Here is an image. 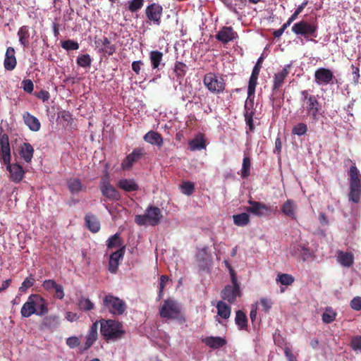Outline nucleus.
Masks as SVG:
<instances>
[{
	"label": "nucleus",
	"mask_w": 361,
	"mask_h": 361,
	"mask_svg": "<svg viewBox=\"0 0 361 361\" xmlns=\"http://www.w3.org/2000/svg\"><path fill=\"white\" fill-rule=\"evenodd\" d=\"M11 148L9 138L7 134L0 133V159L6 165L10 173V179L16 183H20L24 178L25 171L18 164H11Z\"/></svg>",
	"instance_id": "1"
},
{
	"label": "nucleus",
	"mask_w": 361,
	"mask_h": 361,
	"mask_svg": "<svg viewBox=\"0 0 361 361\" xmlns=\"http://www.w3.org/2000/svg\"><path fill=\"white\" fill-rule=\"evenodd\" d=\"M100 324V334L106 342H115L121 340L126 335L123 323L111 319L97 320Z\"/></svg>",
	"instance_id": "2"
},
{
	"label": "nucleus",
	"mask_w": 361,
	"mask_h": 361,
	"mask_svg": "<svg viewBox=\"0 0 361 361\" xmlns=\"http://www.w3.org/2000/svg\"><path fill=\"white\" fill-rule=\"evenodd\" d=\"M300 94V102L302 109L305 111L307 116L312 121H317L321 104L317 97L310 94L307 90L301 91Z\"/></svg>",
	"instance_id": "3"
},
{
	"label": "nucleus",
	"mask_w": 361,
	"mask_h": 361,
	"mask_svg": "<svg viewBox=\"0 0 361 361\" xmlns=\"http://www.w3.org/2000/svg\"><path fill=\"white\" fill-rule=\"evenodd\" d=\"M349 201L359 203L361 198V180L360 172L355 163L350 166L349 172Z\"/></svg>",
	"instance_id": "4"
},
{
	"label": "nucleus",
	"mask_w": 361,
	"mask_h": 361,
	"mask_svg": "<svg viewBox=\"0 0 361 361\" xmlns=\"http://www.w3.org/2000/svg\"><path fill=\"white\" fill-rule=\"evenodd\" d=\"M163 217L161 209L156 206H149L144 214H138L135 217V222L139 226L149 224L154 226L160 224Z\"/></svg>",
	"instance_id": "5"
},
{
	"label": "nucleus",
	"mask_w": 361,
	"mask_h": 361,
	"mask_svg": "<svg viewBox=\"0 0 361 361\" xmlns=\"http://www.w3.org/2000/svg\"><path fill=\"white\" fill-rule=\"evenodd\" d=\"M292 32L309 40L310 37H317L318 24L316 20H300L292 26Z\"/></svg>",
	"instance_id": "6"
},
{
	"label": "nucleus",
	"mask_w": 361,
	"mask_h": 361,
	"mask_svg": "<svg viewBox=\"0 0 361 361\" xmlns=\"http://www.w3.org/2000/svg\"><path fill=\"white\" fill-rule=\"evenodd\" d=\"M103 307L111 314L116 316L122 315L127 308L126 304L123 300L110 294L103 298Z\"/></svg>",
	"instance_id": "7"
},
{
	"label": "nucleus",
	"mask_w": 361,
	"mask_h": 361,
	"mask_svg": "<svg viewBox=\"0 0 361 361\" xmlns=\"http://www.w3.org/2000/svg\"><path fill=\"white\" fill-rule=\"evenodd\" d=\"M203 82L208 90L213 94H221L226 87L224 79L214 73H208L204 75Z\"/></svg>",
	"instance_id": "8"
},
{
	"label": "nucleus",
	"mask_w": 361,
	"mask_h": 361,
	"mask_svg": "<svg viewBox=\"0 0 361 361\" xmlns=\"http://www.w3.org/2000/svg\"><path fill=\"white\" fill-rule=\"evenodd\" d=\"M247 202L250 206L246 207V211L257 217L269 216L277 211V207L270 206L262 202L249 200Z\"/></svg>",
	"instance_id": "9"
},
{
	"label": "nucleus",
	"mask_w": 361,
	"mask_h": 361,
	"mask_svg": "<svg viewBox=\"0 0 361 361\" xmlns=\"http://www.w3.org/2000/svg\"><path fill=\"white\" fill-rule=\"evenodd\" d=\"M180 312V309L178 304L172 299L164 300L159 309L160 317L164 319H176Z\"/></svg>",
	"instance_id": "10"
},
{
	"label": "nucleus",
	"mask_w": 361,
	"mask_h": 361,
	"mask_svg": "<svg viewBox=\"0 0 361 361\" xmlns=\"http://www.w3.org/2000/svg\"><path fill=\"white\" fill-rule=\"evenodd\" d=\"M221 296L223 300L229 303H234L237 299L241 296V290L238 279L235 278V282H232V285H227L221 290Z\"/></svg>",
	"instance_id": "11"
},
{
	"label": "nucleus",
	"mask_w": 361,
	"mask_h": 361,
	"mask_svg": "<svg viewBox=\"0 0 361 361\" xmlns=\"http://www.w3.org/2000/svg\"><path fill=\"white\" fill-rule=\"evenodd\" d=\"M145 154V149L141 147L135 148L123 160L121 167L123 171H129L134 164L137 162Z\"/></svg>",
	"instance_id": "12"
},
{
	"label": "nucleus",
	"mask_w": 361,
	"mask_h": 361,
	"mask_svg": "<svg viewBox=\"0 0 361 361\" xmlns=\"http://www.w3.org/2000/svg\"><path fill=\"white\" fill-rule=\"evenodd\" d=\"M335 78L333 72L326 68H319L314 72V81L318 85H326L333 83Z\"/></svg>",
	"instance_id": "13"
},
{
	"label": "nucleus",
	"mask_w": 361,
	"mask_h": 361,
	"mask_svg": "<svg viewBox=\"0 0 361 361\" xmlns=\"http://www.w3.org/2000/svg\"><path fill=\"white\" fill-rule=\"evenodd\" d=\"M290 252L293 256L306 261L312 257V252L307 243H298L293 244L290 247Z\"/></svg>",
	"instance_id": "14"
},
{
	"label": "nucleus",
	"mask_w": 361,
	"mask_h": 361,
	"mask_svg": "<svg viewBox=\"0 0 361 361\" xmlns=\"http://www.w3.org/2000/svg\"><path fill=\"white\" fill-rule=\"evenodd\" d=\"M162 12V6L156 3L149 4L145 9L147 18L157 25H159L161 23Z\"/></svg>",
	"instance_id": "15"
},
{
	"label": "nucleus",
	"mask_w": 361,
	"mask_h": 361,
	"mask_svg": "<svg viewBox=\"0 0 361 361\" xmlns=\"http://www.w3.org/2000/svg\"><path fill=\"white\" fill-rule=\"evenodd\" d=\"M99 322L97 320L94 322L90 327L86 336L85 342L80 350V352H85L89 350L92 345L96 342L98 338V325Z\"/></svg>",
	"instance_id": "16"
},
{
	"label": "nucleus",
	"mask_w": 361,
	"mask_h": 361,
	"mask_svg": "<svg viewBox=\"0 0 361 361\" xmlns=\"http://www.w3.org/2000/svg\"><path fill=\"white\" fill-rule=\"evenodd\" d=\"M216 39L222 42L227 44L238 37V34L235 32L232 27H223L216 35Z\"/></svg>",
	"instance_id": "17"
},
{
	"label": "nucleus",
	"mask_w": 361,
	"mask_h": 361,
	"mask_svg": "<svg viewBox=\"0 0 361 361\" xmlns=\"http://www.w3.org/2000/svg\"><path fill=\"white\" fill-rule=\"evenodd\" d=\"M124 255V247L113 252L109 261V271L111 274H116L118 271L119 260L123 258Z\"/></svg>",
	"instance_id": "18"
},
{
	"label": "nucleus",
	"mask_w": 361,
	"mask_h": 361,
	"mask_svg": "<svg viewBox=\"0 0 361 361\" xmlns=\"http://www.w3.org/2000/svg\"><path fill=\"white\" fill-rule=\"evenodd\" d=\"M289 72L286 68H283L280 72L274 75L272 92L276 94L279 89L283 85L284 80L288 76Z\"/></svg>",
	"instance_id": "19"
},
{
	"label": "nucleus",
	"mask_w": 361,
	"mask_h": 361,
	"mask_svg": "<svg viewBox=\"0 0 361 361\" xmlns=\"http://www.w3.org/2000/svg\"><path fill=\"white\" fill-rule=\"evenodd\" d=\"M20 314L23 317L26 318L30 317L32 314H34L37 315V309L36 307L35 306L32 294H31L28 297L27 301L23 304L20 310Z\"/></svg>",
	"instance_id": "20"
},
{
	"label": "nucleus",
	"mask_w": 361,
	"mask_h": 361,
	"mask_svg": "<svg viewBox=\"0 0 361 361\" xmlns=\"http://www.w3.org/2000/svg\"><path fill=\"white\" fill-rule=\"evenodd\" d=\"M118 188L127 192H135L139 190V185L133 178L121 179L117 183Z\"/></svg>",
	"instance_id": "21"
},
{
	"label": "nucleus",
	"mask_w": 361,
	"mask_h": 361,
	"mask_svg": "<svg viewBox=\"0 0 361 361\" xmlns=\"http://www.w3.org/2000/svg\"><path fill=\"white\" fill-rule=\"evenodd\" d=\"M17 64L16 58L15 56V49L10 47H8L5 54L4 66L7 71L13 70Z\"/></svg>",
	"instance_id": "22"
},
{
	"label": "nucleus",
	"mask_w": 361,
	"mask_h": 361,
	"mask_svg": "<svg viewBox=\"0 0 361 361\" xmlns=\"http://www.w3.org/2000/svg\"><path fill=\"white\" fill-rule=\"evenodd\" d=\"M23 119L30 130L35 132L39 130L41 124L37 118L26 111L23 114Z\"/></svg>",
	"instance_id": "23"
},
{
	"label": "nucleus",
	"mask_w": 361,
	"mask_h": 361,
	"mask_svg": "<svg viewBox=\"0 0 361 361\" xmlns=\"http://www.w3.org/2000/svg\"><path fill=\"white\" fill-rule=\"evenodd\" d=\"M297 205L294 200L288 199L281 207V212L292 219H296Z\"/></svg>",
	"instance_id": "24"
},
{
	"label": "nucleus",
	"mask_w": 361,
	"mask_h": 361,
	"mask_svg": "<svg viewBox=\"0 0 361 361\" xmlns=\"http://www.w3.org/2000/svg\"><path fill=\"white\" fill-rule=\"evenodd\" d=\"M189 149L191 151L202 150L206 148V140L203 133L197 134L188 142Z\"/></svg>",
	"instance_id": "25"
},
{
	"label": "nucleus",
	"mask_w": 361,
	"mask_h": 361,
	"mask_svg": "<svg viewBox=\"0 0 361 361\" xmlns=\"http://www.w3.org/2000/svg\"><path fill=\"white\" fill-rule=\"evenodd\" d=\"M35 306L38 316H44L48 312V305L44 298L38 294H32Z\"/></svg>",
	"instance_id": "26"
},
{
	"label": "nucleus",
	"mask_w": 361,
	"mask_h": 361,
	"mask_svg": "<svg viewBox=\"0 0 361 361\" xmlns=\"http://www.w3.org/2000/svg\"><path fill=\"white\" fill-rule=\"evenodd\" d=\"M143 139L145 142L159 147H161L164 143V139L161 135L154 130H150L147 133L144 135Z\"/></svg>",
	"instance_id": "27"
},
{
	"label": "nucleus",
	"mask_w": 361,
	"mask_h": 361,
	"mask_svg": "<svg viewBox=\"0 0 361 361\" xmlns=\"http://www.w3.org/2000/svg\"><path fill=\"white\" fill-rule=\"evenodd\" d=\"M34 149L28 142L23 143L19 147V154L25 162L30 163L32 159Z\"/></svg>",
	"instance_id": "28"
},
{
	"label": "nucleus",
	"mask_w": 361,
	"mask_h": 361,
	"mask_svg": "<svg viewBox=\"0 0 361 361\" xmlns=\"http://www.w3.org/2000/svg\"><path fill=\"white\" fill-rule=\"evenodd\" d=\"M338 262L345 267H350L353 264L354 257L351 252H343L338 250L337 252Z\"/></svg>",
	"instance_id": "29"
},
{
	"label": "nucleus",
	"mask_w": 361,
	"mask_h": 361,
	"mask_svg": "<svg viewBox=\"0 0 361 361\" xmlns=\"http://www.w3.org/2000/svg\"><path fill=\"white\" fill-rule=\"evenodd\" d=\"M103 196L111 201H118L121 199L120 192L112 185L100 189Z\"/></svg>",
	"instance_id": "30"
},
{
	"label": "nucleus",
	"mask_w": 361,
	"mask_h": 361,
	"mask_svg": "<svg viewBox=\"0 0 361 361\" xmlns=\"http://www.w3.org/2000/svg\"><path fill=\"white\" fill-rule=\"evenodd\" d=\"M203 342L209 347L216 349L226 344V341L219 336H208L203 339Z\"/></svg>",
	"instance_id": "31"
},
{
	"label": "nucleus",
	"mask_w": 361,
	"mask_h": 361,
	"mask_svg": "<svg viewBox=\"0 0 361 361\" xmlns=\"http://www.w3.org/2000/svg\"><path fill=\"white\" fill-rule=\"evenodd\" d=\"M85 224L88 229L92 233H97L100 229V223L96 216L88 214L85 217Z\"/></svg>",
	"instance_id": "32"
},
{
	"label": "nucleus",
	"mask_w": 361,
	"mask_h": 361,
	"mask_svg": "<svg viewBox=\"0 0 361 361\" xmlns=\"http://www.w3.org/2000/svg\"><path fill=\"white\" fill-rule=\"evenodd\" d=\"M19 42L24 47H28L30 44V32L29 28L26 25L20 27L18 31Z\"/></svg>",
	"instance_id": "33"
},
{
	"label": "nucleus",
	"mask_w": 361,
	"mask_h": 361,
	"mask_svg": "<svg viewBox=\"0 0 361 361\" xmlns=\"http://www.w3.org/2000/svg\"><path fill=\"white\" fill-rule=\"evenodd\" d=\"M217 314L223 319H228L231 316V307L223 301H219L216 304Z\"/></svg>",
	"instance_id": "34"
},
{
	"label": "nucleus",
	"mask_w": 361,
	"mask_h": 361,
	"mask_svg": "<svg viewBox=\"0 0 361 361\" xmlns=\"http://www.w3.org/2000/svg\"><path fill=\"white\" fill-rule=\"evenodd\" d=\"M235 324L240 330L247 329V318L245 313L242 310H238L235 313Z\"/></svg>",
	"instance_id": "35"
},
{
	"label": "nucleus",
	"mask_w": 361,
	"mask_h": 361,
	"mask_svg": "<svg viewBox=\"0 0 361 361\" xmlns=\"http://www.w3.org/2000/svg\"><path fill=\"white\" fill-rule=\"evenodd\" d=\"M99 43H102V49L101 51L105 54H107L109 56L112 55L116 51V46L114 44H111L110 40L107 37H103L102 39H99Z\"/></svg>",
	"instance_id": "36"
},
{
	"label": "nucleus",
	"mask_w": 361,
	"mask_h": 361,
	"mask_svg": "<svg viewBox=\"0 0 361 361\" xmlns=\"http://www.w3.org/2000/svg\"><path fill=\"white\" fill-rule=\"evenodd\" d=\"M163 59V53L159 51H152L149 53V59L153 69H157L161 64Z\"/></svg>",
	"instance_id": "37"
},
{
	"label": "nucleus",
	"mask_w": 361,
	"mask_h": 361,
	"mask_svg": "<svg viewBox=\"0 0 361 361\" xmlns=\"http://www.w3.org/2000/svg\"><path fill=\"white\" fill-rule=\"evenodd\" d=\"M68 188L71 193H78L83 190V185L79 178H71L68 181Z\"/></svg>",
	"instance_id": "38"
},
{
	"label": "nucleus",
	"mask_w": 361,
	"mask_h": 361,
	"mask_svg": "<svg viewBox=\"0 0 361 361\" xmlns=\"http://www.w3.org/2000/svg\"><path fill=\"white\" fill-rule=\"evenodd\" d=\"M234 224L238 226H245L250 223V216L247 213L233 215Z\"/></svg>",
	"instance_id": "39"
},
{
	"label": "nucleus",
	"mask_w": 361,
	"mask_h": 361,
	"mask_svg": "<svg viewBox=\"0 0 361 361\" xmlns=\"http://www.w3.org/2000/svg\"><path fill=\"white\" fill-rule=\"evenodd\" d=\"M336 316L337 313L333 310V308L328 307L322 314V321L325 324H331L336 319Z\"/></svg>",
	"instance_id": "40"
},
{
	"label": "nucleus",
	"mask_w": 361,
	"mask_h": 361,
	"mask_svg": "<svg viewBox=\"0 0 361 361\" xmlns=\"http://www.w3.org/2000/svg\"><path fill=\"white\" fill-rule=\"evenodd\" d=\"M186 65L180 61H176L174 66V73L178 79H183L186 73Z\"/></svg>",
	"instance_id": "41"
},
{
	"label": "nucleus",
	"mask_w": 361,
	"mask_h": 361,
	"mask_svg": "<svg viewBox=\"0 0 361 361\" xmlns=\"http://www.w3.org/2000/svg\"><path fill=\"white\" fill-rule=\"evenodd\" d=\"M295 281L294 277L288 274H279L276 281L284 286H290Z\"/></svg>",
	"instance_id": "42"
},
{
	"label": "nucleus",
	"mask_w": 361,
	"mask_h": 361,
	"mask_svg": "<svg viewBox=\"0 0 361 361\" xmlns=\"http://www.w3.org/2000/svg\"><path fill=\"white\" fill-rule=\"evenodd\" d=\"M251 161L248 157H245L243 160L240 176L242 178H247L250 174Z\"/></svg>",
	"instance_id": "43"
},
{
	"label": "nucleus",
	"mask_w": 361,
	"mask_h": 361,
	"mask_svg": "<svg viewBox=\"0 0 361 361\" xmlns=\"http://www.w3.org/2000/svg\"><path fill=\"white\" fill-rule=\"evenodd\" d=\"M92 63V59L87 54L78 56L77 64L82 68H90Z\"/></svg>",
	"instance_id": "44"
},
{
	"label": "nucleus",
	"mask_w": 361,
	"mask_h": 361,
	"mask_svg": "<svg viewBox=\"0 0 361 361\" xmlns=\"http://www.w3.org/2000/svg\"><path fill=\"white\" fill-rule=\"evenodd\" d=\"M35 282V279L33 275L30 274L28 277L25 278L19 288V291L25 293L28 288L32 287Z\"/></svg>",
	"instance_id": "45"
},
{
	"label": "nucleus",
	"mask_w": 361,
	"mask_h": 361,
	"mask_svg": "<svg viewBox=\"0 0 361 361\" xmlns=\"http://www.w3.org/2000/svg\"><path fill=\"white\" fill-rule=\"evenodd\" d=\"M79 308L83 311H90L94 309V304L88 298H81L78 300Z\"/></svg>",
	"instance_id": "46"
},
{
	"label": "nucleus",
	"mask_w": 361,
	"mask_h": 361,
	"mask_svg": "<svg viewBox=\"0 0 361 361\" xmlns=\"http://www.w3.org/2000/svg\"><path fill=\"white\" fill-rule=\"evenodd\" d=\"M258 75L252 73L248 82L247 94L251 96L255 94V87L257 84Z\"/></svg>",
	"instance_id": "47"
},
{
	"label": "nucleus",
	"mask_w": 361,
	"mask_h": 361,
	"mask_svg": "<svg viewBox=\"0 0 361 361\" xmlns=\"http://www.w3.org/2000/svg\"><path fill=\"white\" fill-rule=\"evenodd\" d=\"M122 243L118 233H116L111 236L107 242V247L109 249L120 247Z\"/></svg>",
	"instance_id": "48"
},
{
	"label": "nucleus",
	"mask_w": 361,
	"mask_h": 361,
	"mask_svg": "<svg viewBox=\"0 0 361 361\" xmlns=\"http://www.w3.org/2000/svg\"><path fill=\"white\" fill-rule=\"evenodd\" d=\"M180 188L183 193L190 195L195 191V184L190 181H184L180 185Z\"/></svg>",
	"instance_id": "49"
},
{
	"label": "nucleus",
	"mask_w": 361,
	"mask_h": 361,
	"mask_svg": "<svg viewBox=\"0 0 361 361\" xmlns=\"http://www.w3.org/2000/svg\"><path fill=\"white\" fill-rule=\"evenodd\" d=\"M61 47L67 51L77 50L79 49V44L72 39H67L61 42Z\"/></svg>",
	"instance_id": "50"
},
{
	"label": "nucleus",
	"mask_w": 361,
	"mask_h": 361,
	"mask_svg": "<svg viewBox=\"0 0 361 361\" xmlns=\"http://www.w3.org/2000/svg\"><path fill=\"white\" fill-rule=\"evenodd\" d=\"M307 132V126L304 123H298L293 128V130H292V133L293 135H297L299 136L306 134Z\"/></svg>",
	"instance_id": "51"
},
{
	"label": "nucleus",
	"mask_w": 361,
	"mask_h": 361,
	"mask_svg": "<svg viewBox=\"0 0 361 361\" xmlns=\"http://www.w3.org/2000/svg\"><path fill=\"white\" fill-rule=\"evenodd\" d=\"M145 0H130L128 1V10L132 13L140 10L144 5Z\"/></svg>",
	"instance_id": "52"
},
{
	"label": "nucleus",
	"mask_w": 361,
	"mask_h": 361,
	"mask_svg": "<svg viewBox=\"0 0 361 361\" xmlns=\"http://www.w3.org/2000/svg\"><path fill=\"white\" fill-rule=\"evenodd\" d=\"M255 114L254 110H248L244 112V117L246 124L249 126V130L253 131L255 126L253 123V116Z\"/></svg>",
	"instance_id": "53"
},
{
	"label": "nucleus",
	"mask_w": 361,
	"mask_h": 361,
	"mask_svg": "<svg viewBox=\"0 0 361 361\" xmlns=\"http://www.w3.org/2000/svg\"><path fill=\"white\" fill-rule=\"evenodd\" d=\"M111 185V184L110 176H109L108 171L106 169L104 171V174L99 181V189H102L104 187L106 188V186H109Z\"/></svg>",
	"instance_id": "54"
},
{
	"label": "nucleus",
	"mask_w": 361,
	"mask_h": 361,
	"mask_svg": "<svg viewBox=\"0 0 361 361\" xmlns=\"http://www.w3.org/2000/svg\"><path fill=\"white\" fill-rule=\"evenodd\" d=\"M55 298L62 300L64 298V290L61 285L58 284L54 288V290L51 293Z\"/></svg>",
	"instance_id": "55"
},
{
	"label": "nucleus",
	"mask_w": 361,
	"mask_h": 361,
	"mask_svg": "<svg viewBox=\"0 0 361 361\" xmlns=\"http://www.w3.org/2000/svg\"><path fill=\"white\" fill-rule=\"evenodd\" d=\"M350 346L354 350H361V336H355L351 338Z\"/></svg>",
	"instance_id": "56"
},
{
	"label": "nucleus",
	"mask_w": 361,
	"mask_h": 361,
	"mask_svg": "<svg viewBox=\"0 0 361 361\" xmlns=\"http://www.w3.org/2000/svg\"><path fill=\"white\" fill-rule=\"evenodd\" d=\"M56 285H57V283H56V281L54 280L48 279V280L44 281L42 286L44 290H46L47 291H48L49 293H52L54 290V288H55V286Z\"/></svg>",
	"instance_id": "57"
},
{
	"label": "nucleus",
	"mask_w": 361,
	"mask_h": 361,
	"mask_svg": "<svg viewBox=\"0 0 361 361\" xmlns=\"http://www.w3.org/2000/svg\"><path fill=\"white\" fill-rule=\"evenodd\" d=\"M80 341L77 336H71L66 339V345L71 348H75L79 346Z\"/></svg>",
	"instance_id": "58"
},
{
	"label": "nucleus",
	"mask_w": 361,
	"mask_h": 361,
	"mask_svg": "<svg viewBox=\"0 0 361 361\" xmlns=\"http://www.w3.org/2000/svg\"><path fill=\"white\" fill-rule=\"evenodd\" d=\"M58 321V317L50 315L45 317L43 319L42 324L46 327H50L53 324H56Z\"/></svg>",
	"instance_id": "59"
},
{
	"label": "nucleus",
	"mask_w": 361,
	"mask_h": 361,
	"mask_svg": "<svg viewBox=\"0 0 361 361\" xmlns=\"http://www.w3.org/2000/svg\"><path fill=\"white\" fill-rule=\"evenodd\" d=\"M350 307L355 310L359 311L361 310V297L356 296L353 298L350 302Z\"/></svg>",
	"instance_id": "60"
},
{
	"label": "nucleus",
	"mask_w": 361,
	"mask_h": 361,
	"mask_svg": "<svg viewBox=\"0 0 361 361\" xmlns=\"http://www.w3.org/2000/svg\"><path fill=\"white\" fill-rule=\"evenodd\" d=\"M359 65L357 66H354L353 64L351 65L352 68V76H353V82L355 85H357L359 83L360 80V69H359Z\"/></svg>",
	"instance_id": "61"
},
{
	"label": "nucleus",
	"mask_w": 361,
	"mask_h": 361,
	"mask_svg": "<svg viewBox=\"0 0 361 361\" xmlns=\"http://www.w3.org/2000/svg\"><path fill=\"white\" fill-rule=\"evenodd\" d=\"M23 90L27 93H32L34 90V85L31 80L27 79L22 82Z\"/></svg>",
	"instance_id": "62"
},
{
	"label": "nucleus",
	"mask_w": 361,
	"mask_h": 361,
	"mask_svg": "<svg viewBox=\"0 0 361 361\" xmlns=\"http://www.w3.org/2000/svg\"><path fill=\"white\" fill-rule=\"evenodd\" d=\"M308 4V1L307 0H305V1H303L297 8L296 10L294 11V13L290 16V18L291 20H296V18H298V15L303 11V9L307 6Z\"/></svg>",
	"instance_id": "63"
},
{
	"label": "nucleus",
	"mask_w": 361,
	"mask_h": 361,
	"mask_svg": "<svg viewBox=\"0 0 361 361\" xmlns=\"http://www.w3.org/2000/svg\"><path fill=\"white\" fill-rule=\"evenodd\" d=\"M254 98L255 94H252L251 96H249L247 94V97L245 103V111H247L248 110H254Z\"/></svg>",
	"instance_id": "64"
}]
</instances>
